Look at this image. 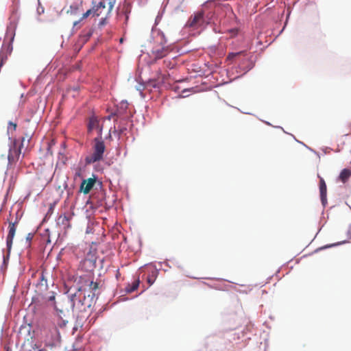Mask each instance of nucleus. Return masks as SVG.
<instances>
[{
    "instance_id": "1a4fd4ad",
    "label": "nucleus",
    "mask_w": 351,
    "mask_h": 351,
    "mask_svg": "<svg viewBox=\"0 0 351 351\" xmlns=\"http://www.w3.org/2000/svg\"><path fill=\"white\" fill-rule=\"evenodd\" d=\"M319 178V192H320V198L322 203L324 206H325L327 204V188L326 182L322 177L318 175Z\"/></svg>"
},
{
    "instance_id": "dca6fc26",
    "label": "nucleus",
    "mask_w": 351,
    "mask_h": 351,
    "mask_svg": "<svg viewBox=\"0 0 351 351\" xmlns=\"http://www.w3.org/2000/svg\"><path fill=\"white\" fill-rule=\"evenodd\" d=\"M139 283H140V281L138 280L134 281L132 286L127 288V289H126L127 291L129 293H131V292L135 291L138 287Z\"/></svg>"
},
{
    "instance_id": "f3484780",
    "label": "nucleus",
    "mask_w": 351,
    "mask_h": 351,
    "mask_svg": "<svg viewBox=\"0 0 351 351\" xmlns=\"http://www.w3.org/2000/svg\"><path fill=\"white\" fill-rule=\"evenodd\" d=\"M89 289L93 292V295H95V292L99 289V283L93 281L90 282Z\"/></svg>"
},
{
    "instance_id": "aec40b11",
    "label": "nucleus",
    "mask_w": 351,
    "mask_h": 351,
    "mask_svg": "<svg viewBox=\"0 0 351 351\" xmlns=\"http://www.w3.org/2000/svg\"><path fill=\"white\" fill-rule=\"evenodd\" d=\"M16 123H14L12 122H10L9 123V126H8V132L10 131V130H13V131H15L16 129Z\"/></svg>"
},
{
    "instance_id": "6ab92c4d",
    "label": "nucleus",
    "mask_w": 351,
    "mask_h": 351,
    "mask_svg": "<svg viewBox=\"0 0 351 351\" xmlns=\"http://www.w3.org/2000/svg\"><path fill=\"white\" fill-rule=\"evenodd\" d=\"M56 324L60 327L62 328L66 326V322L64 320H60V318H57L56 321Z\"/></svg>"
},
{
    "instance_id": "39448f33",
    "label": "nucleus",
    "mask_w": 351,
    "mask_h": 351,
    "mask_svg": "<svg viewBox=\"0 0 351 351\" xmlns=\"http://www.w3.org/2000/svg\"><path fill=\"white\" fill-rule=\"evenodd\" d=\"M18 223L17 219L15 221H10L8 226V234L6 239V245L8 249L7 258H9L10 254V251L12 246L13 239L15 235L16 226Z\"/></svg>"
},
{
    "instance_id": "7ed1b4c3",
    "label": "nucleus",
    "mask_w": 351,
    "mask_h": 351,
    "mask_svg": "<svg viewBox=\"0 0 351 351\" xmlns=\"http://www.w3.org/2000/svg\"><path fill=\"white\" fill-rule=\"evenodd\" d=\"M154 40L158 44H154L152 53L155 58L160 59L166 56L170 51L169 47L167 45V40L163 33L157 32Z\"/></svg>"
},
{
    "instance_id": "f8f14e48",
    "label": "nucleus",
    "mask_w": 351,
    "mask_h": 351,
    "mask_svg": "<svg viewBox=\"0 0 351 351\" xmlns=\"http://www.w3.org/2000/svg\"><path fill=\"white\" fill-rule=\"evenodd\" d=\"M100 126L99 121L97 117L93 116L89 118L88 123V132L90 133L93 130H97Z\"/></svg>"
},
{
    "instance_id": "393cba45",
    "label": "nucleus",
    "mask_w": 351,
    "mask_h": 351,
    "mask_svg": "<svg viewBox=\"0 0 351 351\" xmlns=\"http://www.w3.org/2000/svg\"><path fill=\"white\" fill-rule=\"evenodd\" d=\"M55 300V295L53 293H52V295L49 296L48 300L49 301H53Z\"/></svg>"
},
{
    "instance_id": "9d476101",
    "label": "nucleus",
    "mask_w": 351,
    "mask_h": 351,
    "mask_svg": "<svg viewBox=\"0 0 351 351\" xmlns=\"http://www.w3.org/2000/svg\"><path fill=\"white\" fill-rule=\"evenodd\" d=\"M203 18H204V13L202 12H197L189 19V21L187 22V25L189 27H195L201 21H203Z\"/></svg>"
},
{
    "instance_id": "cd10ccee",
    "label": "nucleus",
    "mask_w": 351,
    "mask_h": 351,
    "mask_svg": "<svg viewBox=\"0 0 351 351\" xmlns=\"http://www.w3.org/2000/svg\"><path fill=\"white\" fill-rule=\"evenodd\" d=\"M55 332H56L58 334V335L59 336V332H58V330H57V328H55Z\"/></svg>"
},
{
    "instance_id": "9b49d317",
    "label": "nucleus",
    "mask_w": 351,
    "mask_h": 351,
    "mask_svg": "<svg viewBox=\"0 0 351 351\" xmlns=\"http://www.w3.org/2000/svg\"><path fill=\"white\" fill-rule=\"evenodd\" d=\"M83 266L86 270L92 271L96 267V258L94 255L88 256L82 262Z\"/></svg>"
},
{
    "instance_id": "0eeeda50",
    "label": "nucleus",
    "mask_w": 351,
    "mask_h": 351,
    "mask_svg": "<svg viewBox=\"0 0 351 351\" xmlns=\"http://www.w3.org/2000/svg\"><path fill=\"white\" fill-rule=\"evenodd\" d=\"M82 0H66V12L71 15H76L82 10Z\"/></svg>"
},
{
    "instance_id": "412c9836",
    "label": "nucleus",
    "mask_w": 351,
    "mask_h": 351,
    "mask_svg": "<svg viewBox=\"0 0 351 351\" xmlns=\"http://www.w3.org/2000/svg\"><path fill=\"white\" fill-rule=\"evenodd\" d=\"M102 130H103V125H100L99 128L96 130H97V133H98V136L97 138H100V139H102Z\"/></svg>"
},
{
    "instance_id": "4468645a",
    "label": "nucleus",
    "mask_w": 351,
    "mask_h": 351,
    "mask_svg": "<svg viewBox=\"0 0 351 351\" xmlns=\"http://www.w3.org/2000/svg\"><path fill=\"white\" fill-rule=\"evenodd\" d=\"M70 218L71 217L69 216L64 215L60 216L58 221H59V223H61L64 226V228H69V227H71L70 222H69Z\"/></svg>"
},
{
    "instance_id": "a211bd4d",
    "label": "nucleus",
    "mask_w": 351,
    "mask_h": 351,
    "mask_svg": "<svg viewBox=\"0 0 351 351\" xmlns=\"http://www.w3.org/2000/svg\"><path fill=\"white\" fill-rule=\"evenodd\" d=\"M244 53V51H239V52H237V53H230L228 55V57H227V59L228 60H232L233 58H234L235 57L239 56V55H241Z\"/></svg>"
},
{
    "instance_id": "5701e85b",
    "label": "nucleus",
    "mask_w": 351,
    "mask_h": 351,
    "mask_svg": "<svg viewBox=\"0 0 351 351\" xmlns=\"http://www.w3.org/2000/svg\"><path fill=\"white\" fill-rule=\"evenodd\" d=\"M147 86H151V87H154V88L156 87V81L152 80V81L148 82L147 84Z\"/></svg>"
},
{
    "instance_id": "4be33fe9",
    "label": "nucleus",
    "mask_w": 351,
    "mask_h": 351,
    "mask_svg": "<svg viewBox=\"0 0 351 351\" xmlns=\"http://www.w3.org/2000/svg\"><path fill=\"white\" fill-rule=\"evenodd\" d=\"M108 9H107V12L109 13L110 12V11L112 10V8H113V3L110 1H109L108 2Z\"/></svg>"
},
{
    "instance_id": "f257e3e1",
    "label": "nucleus",
    "mask_w": 351,
    "mask_h": 351,
    "mask_svg": "<svg viewBox=\"0 0 351 351\" xmlns=\"http://www.w3.org/2000/svg\"><path fill=\"white\" fill-rule=\"evenodd\" d=\"M19 14L16 11H13L10 17V23L7 27L5 39L10 40L8 45H3L0 51V66H3L5 62L8 59V55L11 53L12 51V47L11 43L14 40L15 36V31L17 27L19 21Z\"/></svg>"
},
{
    "instance_id": "f03ea898",
    "label": "nucleus",
    "mask_w": 351,
    "mask_h": 351,
    "mask_svg": "<svg viewBox=\"0 0 351 351\" xmlns=\"http://www.w3.org/2000/svg\"><path fill=\"white\" fill-rule=\"evenodd\" d=\"M93 154L87 156L85 158L86 165H90L101 160L104 158V154L106 150V146L104 141L100 138H95L93 145Z\"/></svg>"
},
{
    "instance_id": "bb28decb",
    "label": "nucleus",
    "mask_w": 351,
    "mask_h": 351,
    "mask_svg": "<svg viewBox=\"0 0 351 351\" xmlns=\"http://www.w3.org/2000/svg\"><path fill=\"white\" fill-rule=\"evenodd\" d=\"M79 22H80V21H75V22H74L73 25H74V26L77 25L78 24V23H79Z\"/></svg>"
},
{
    "instance_id": "6e6552de",
    "label": "nucleus",
    "mask_w": 351,
    "mask_h": 351,
    "mask_svg": "<svg viewBox=\"0 0 351 351\" xmlns=\"http://www.w3.org/2000/svg\"><path fill=\"white\" fill-rule=\"evenodd\" d=\"M96 182V178H90L87 180H83L80 185V191L84 194H88L93 189Z\"/></svg>"
},
{
    "instance_id": "20e7f679",
    "label": "nucleus",
    "mask_w": 351,
    "mask_h": 351,
    "mask_svg": "<svg viewBox=\"0 0 351 351\" xmlns=\"http://www.w3.org/2000/svg\"><path fill=\"white\" fill-rule=\"evenodd\" d=\"M21 153V147L17 146V141L16 140L14 141L13 145L10 148L9 154H8V166L12 167L14 165L16 162L19 160L20 155Z\"/></svg>"
},
{
    "instance_id": "a878e982",
    "label": "nucleus",
    "mask_w": 351,
    "mask_h": 351,
    "mask_svg": "<svg viewBox=\"0 0 351 351\" xmlns=\"http://www.w3.org/2000/svg\"><path fill=\"white\" fill-rule=\"evenodd\" d=\"M39 278H40V280H44V275H43V272H41V273H40V276Z\"/></svg>"
},
{
    "instance_id": "423d86ee",
    "label": "nucleus",
    "mask_w": 351,
    "mask_h": 351,
    "mask_svg": "<svg viewBox=\"0 0 351 351\" xmlns=\"http://www.w3.org/2000/svg\"><path fill=\"white\" fill-rule=\"evenodd\" d=\"M106 8V4L105 1H100L97 5H94L91 9L88 10L85 13L82 14L80 21L87 18L90 14L93 16H99L102 14V10Z\"/></svg>"
},
{
    "instance_id": "c85d7f7f",
    "label": "nucleus",
    "mask_w": 351,
    "mask_h": 351,
    "mask_svg": "<svg viewBox=\"0 0 351 351\" xmlns=\"http://www.w3.org/2000/svg\"><path fill=\"white\" fill-rule=\"evenodd\" d=\"M123 39L121 38L120 39V43H123Z\"/></svg>"
},
{
    "instance_id": "ddd939ff",
    "label": "nucleus",
    "mask_w": 351,
    "mask_h": 351,
    "mask_svg": "<svg viewBox=\"0 0 351 351\" xmlns=\"http://www.w3.org/2000/svg\"><path fill=\"white\" fill-rule=\"evenodd\" d=\"M351 177V169H343L339 173L338 180L343 183H346Z\"/></svg>"
},
{
    "instance_id": "2eb2a0df",
    "label": "nucleus",
    "mask_w": 351,
    "mask_h": 351,
    "mask_svg": "<svg viewBox=\"0 0 351 351\" xmlns=\"http://www.w3.org/2000/svg\"><path fill=\"white\" fill-rule=\"evenodd\" d=\"M156 273H157L156 271H152V274H150L147 277V282L149 283V286L153 285L154 282H155L156 278Z\"/></svg>"
},
{
    "instance_id": "b1692460",
    "label": "nucleus",
    "mask_w": 351,
    "mask_h": 351,
    "mask_svg": "<svg viewBox=\"0 0 351 351\" xmlns=\"http://www.w3.org/2000/svg\"><path fill=\"white\" fill-rule=\"evenodd\" d=\"M34 234L32 233L27 234L26 237V240L27 241H30L33 239Z\"/></svg>"
}]
</instances>
